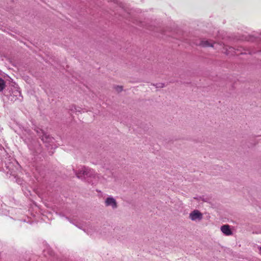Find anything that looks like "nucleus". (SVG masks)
I'll list each match as a JSON object with an SVG mask.
<instances>
[{"label":"nucleus","instance_id":"obj_2","mask_svg":"<svg viewBox=\"0 0 261 261\" xmlns=\"http://www.w3.org/2000/svg\"><path fill=\"white\" fill-rule=\"evenodd\" d=\"M200 45L203 47H212L216 49L221 50V51L224 54L228 55L230 54V50H232V47H229L228 48L226 46L219 44L216 42H211L208 40H202L200 42Z\"/></svg>","mask_w":261,"mask_h":261},{"label":"nucleus","instance_id":"obj_3","mask_svg":"<svg viewBox=\"0 0 261 261\" xmlns=\"http://www.w3.org/2000/svg\"><path fill=\"white\" fill-rule=\"evenodd\" d=\"M189 219L194 222H199L203 218V214L198 210H195L189 214Z\"/></svg>","mask_w":261,"mask_h":261},{"label":"nucleus","instance_id":"obj_7","mask_svg":"<svg viewBox=\"0 0 261 261\" xmlns=\"http://www.w3.org/2000/svg\"><path fill=\"white\" fill-rule=\"evenodd\" d=\"M5 87V82L4 80L0 78V91H2Z\"/></svg>","mask_w":261,"mask_h":261},{"label":"nucleus","instance_id":"obj_8","mask_svg":"<svg viewBox=\"0 0 261 261\" xmlns=\"http://www.w3.org/2000/svg\"><path fill=\"white\" fill-rule=\"evenodd\" d=\"M115 89H116V90L117 91H118V92H121V91H122V90H123V88H122V86H116V87H115Z\"/></svg>","mask_w":261,"mask_h":261},{"label":"nucleus","instance_id":"obj_6","mask_svg":"<svg viewBox=\"0 0 261 261\" xmlns=\"http://www.w3.org/2000/svg\"><path fill=\"white\" fill-rule=\"evenodd\" d=\"M221 231L226 236H230L232 234V231L228 225H224L221 227Z\"/></svg>","mask_w":261,"mask_h":261},{"label":"nucleus","instance_id":"obj_9","mask_svg":"<svg viewBox=\"0 0 261 261\" xmlns=\"http://www.w3.org/2000/svg\"><path fill=\"white\" fill-rule=\"evenodd\" d=\"M258 249H259V253L261 254V246L258 247Z\"/></svg>","mask_w":261,"mask_h":261},{"label":"nucleus","instance_id":"obj_1","mask_svg":"<svg viewBox=\"0 0 261 261\" xmlns=\"http://www.w3.org/2000/svg\"><path fill=\"white\" fill-rule=\"evenodd\" d=\"M75 173L77 177L88 180L96 179L98 177L95 170L86 167H82L79 171L75 172Z\"/></svg>","mask_w":261,"mask_h":261},{"label":"nucleus","instance_id":"obj_4","mask_svg":"<svg viewBox=\"0 0 261 261\" xmlns=\"http://www.w3.org/2000/svg\"><path fill=\"white\" fill-rule=\"evenodd\" d=\"M105 204L106 206H111L113 209H115L117 207V201L112 197H107L105 200Z\"/></svg>","mask_w":261,"mask_h":261},{"label":"nucleus","instance_id":"obj_5","mask_svg":"<svg viewBox=\"0 0 261 261\" xmlns=\"http://www.w3.org/2000/svg\"><path fill=\"white\" fill-rule=\"evenodd\" d=\"M37 133L41 138V140L44 142H51L54 139L51 137L49 135L40 130L39 132L37 131Z\"/></svg>","mask_w":261,"mask_h":261}]
</instances>
